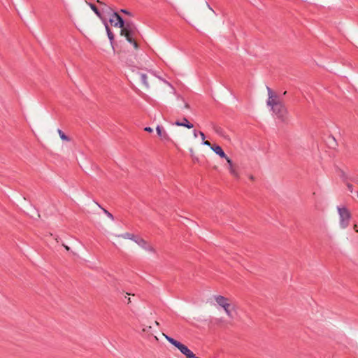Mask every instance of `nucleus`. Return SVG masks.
<instances>
[{
	"mask_svg": "<svg viewBox=\"0 0 358 358\" xmlns=\"http://www.w3.org/2000/svg\"><path fill=\"white\" fill-rule=\"evenodd\" d=\"M268 99L266 104L282 122H288L289 113L284 103L280 100L278 94L269 87L266 86Z\"/></svg>",
	"mask_w": 358,
	"mask_h": 358,
	"instance_id": "nucleus-1",
	"label": "nucleus"
},
{
	"mask_svg": "<svg viewBox=\"0 0 358 358\" xmlns=\"http://www.w3.org/2000/svg\"><path fill=\"white\" fill-rule=\"evenodd\" d=\"M141 78L143 84L147 88H150L151 86V85L149 83V80L150 81V83H154L156 80H158L161 81L162 83H164L165 85L168 86L171 90L172 94H176V90L173 87V86L170 83L163 79L160 76H157L155 74V73L152 70H148L147 73L141 74Z\"/></svg>",
	"mask_w": 358,
	"mask_h": 358,
	"instance_id": "nucleus-2",
	"label": "nucleus"
},
{
	"mask_svg": "<svg viewBox=\"0 0 358 358\" xmlns=\"http://www.w3.org/2000/svg\"><path fill=\"white\" fill-rule=\"evenodd\" d=\"M137 31V27L133 22H126L125 26L120 31V35L124 36L127 41L132 44L135 49L138 48V43L134 38Z\"/></svg>",
	"mask_w": 358,
	"mask_h": 358,
	"instance_id": "nucleus-3",
	"label": "nucleus"
},
{
	"mask_svg": "<svg viewBox=\"0 0 358 358\" xmlns=\"http://www.w3.org/2000/svg\"><path fill=\"white\" fill-rule=\"evenodd\" d=\"M162 335L167 341H169L171 344L180 350V352L182 355H184L187 358L196 357L195 355L193 353V352H192L185 345L181 343L180 342L175 340L172 337H170L164 333L162 334Z\"/></svg>",
	"mask_w": 358,
	"mask_h": 358,
	"instance_id": "nucleus-4",
	"label": "nucleus"
},
{
	"mask_svg": "<svg viewBox=\"0 0 358 358\" xmlns=\"http://www.w3.org/2000/svg\"><path fill=\"white\" fill-rule=\"evenodd\" d=\"M339 215V224L342 229H345L349 225L352 215L350 210L344 206L337 207Z\"/></svg>",
	"mask_w": 358,
	"mask_h": 358,
	"instance_id": "nucleus-5",
	"label": "nucleus"
},
{
	"mask_svg": "<svg viewBox=\"0 0 358 358\" xmlns=\"http://www.w3.org/2000/svg\"><path fill=\"white\" fill-rule=\"evenodd\" d=\"M215 300L216 303L224 309L227 315L230 318H233L232 310L235 308L234 306L229 302V299L222 295H217L215 296Z\"/></svg>",
	"mask_w": 358,
	"mask_h": 358,
	"instance_id": "nucleus-6",
	"label": "nucleus"
},
{
	"mask_svg": "<svg viewBox=\"0 0 358 358\" xmlns=\"http://www.w3.org/2000/svg\"><path fill=\"white\" fill-rule=\"evenodd\" d=\"M134 242L138 244L141 248L144 249L145 250L152 253V254H156L157 250L151 244L148 243L143 238L137 236Z\"/></svg>",
	"mask_w": 358,
	"mask_h": 358,
	"instance_id": "nucleus-7",
	"label": "nucleus"
},
{
	"mask_svg": "<svg viewBox=\"0 0 358 358\" xmlns=\"http://www.w3.org/2000/svg\"><path fill=\"white\" fill-rule=\"evenodd\" d=\"M110 22L116 27L122 28L125 26L123 19L116 12H114L110 18Z\"/></svg>",
	"mask_w": 358,
	"mask_h": 358,
	"instance_id": "nucleus-8",
	"label": "nucleus"
},
{
	"mask_svg": "<svg viewBox=\"0 0 358 358\" xmlns=\"http://www.w3.org/2000/svg\"><path fill=\"white\" fill-rule=\"evenodd\" d=\"M223 158L226 159V161L228 164V168H229L230 174L231 176H233L235 178L239 179L240 173H239L236 165L234 164L233 161L229 157H228L227 155H226V157H223Z\"/></svg>",
	"mask_w": 358,
	"mask_h": 358,
	"instance_id": "nucleus-9",
	"label": "nucleus"
},
{
	"mask_svg": "<svg viewBox=\"0 0 358 358\" xmlns=\"http://www.w3.org/2000/svg\"><path fill=\"white\" fill-rule=\"evenodd\" d=\"M156 131L158 136L160 138L162 141L164 142L171 141V137L162 126L157 125L156 127Z\"/></svg>",
	"mask_w": 358,
	"mask_h": 358,
	"instance_id": "nucleus-10",
	"label": "nucleus"
},
{
	"mask_svg": "<svg viewBox=\"0 0 358 358\" xmlns=\"http://www.w3.org/2000/svg\"><path fill=\"white\" fill-rule=\"evenodd\" d=\"M173 124L179 127H187V129H192L194 127L193 124L189 122V121L186 117H183L181 122H175Z\"/></svg>",
	"mask_w": 358,
	"mask_h": 358,
	"instance_id": "nucleus-11",
	"label": "nucleus"
},
{
	"mask_svg": "<svg viewBox=\"0 0 358 358\" xmlns=\"http://www.w3.org/2000/svg\"><path fill=\"white\" fill-rule=\"evenodd\" d=\"M210 149L213 150L221 158L226 157V154L224 153L222 148L220 145L214 144L212 146H210Z\"/></svg>",
	"mask_w": 358,
	"mask_h": 358,
	"instance_id": "nucleus-12",
	"label": "nucleus"
},
{
	"mask_svg": "<svg viewBox=\"0 0 358 358\" xmlns=\"http://www.w3.org/2000/svg\"><path fill=\"white\" fill-rule=\"evenodd\" d=\"M127 64L131 68L132 71H135L136 69H143L141 64L138 61L136 64L135 61L132 59L128 60Z\"/></svg>",
	"mask_w": 358,
	"mask_h": 358,
	"instance_id": "nucleus-13",
	"label": "nucleus"
},
{
	"mask_svg": "<svg viewBox=\"0 0 358 358\" xmlns=\"http://www.w3.org/2000/svg\"><path fill=\"white\" fill-rule=\"evenodd\" d=\"M117 237H121V238H124V239H129V240H131L133 241H134L136 240V237H137L134 234H130V233H125V234H123L117 235Z\"/></svg>",
	"mask_w": 358,
	"mask_h": 358,
	"instance_id": "nucleus-14",
	"label": "nucleus"
},
{
	"mask_svg": "<svg viewBox=\"0 0 358 358\" xmlns=\"http://www.w3.org/2000/svg\"><path fill=\"white\" fill-rule=\"evenodd\" d=\"M105 28H106V32H107V35H108V37L110 40V43H113V41H114V35L113 34V33L111 32L108 24L106 22H105Z\"/></svg>",
	"mask_w": 358,
	"mask_h": 358,
	"instance_id": "nucleus-15",
	"label": "nucleus"
},
{
	"mask_svg": "<svg viewBox=\"0 0 358 358\" xmlns=\"http://www.w3.org/2000/svg\"><path fill=\"white\" fill-rule=\"evenodd\" d=\"M58 134L59 135L61 139L64 141L69 142L71 141L70 138L67 136L61 129H57Z\"/></svg>",
	"mask_w": 358,
	"mask_h": 358,
	"instance_id": "nucleus-16",
	"label": "nucleus"
},
{
	"mask_svg": "<svg viewBox=\"0 0 358 358\" xmlns=\"http://www.w3.org/2000/svg\"><path fill=\"white\" fill-rule=\"evenodd\" d=\"M88 5L90 6V8L94 12V13L99 17L102 18L101 13L99 11L97 8L92 3H89Z\"/></svg>",
	"mask_w": 358,
	"mask_h": 358,
	"instance_id": "nucleus-17",
	"label": "nucleus"
},
{
	"mask_svg": "<svg viewBox=\"0 0 358 358\" xmlns=\"http://www.w3.org/2000/svg\"><path fill=\"white\" fill-rule=\"evenodd\" d=\"M96 204L100 208L102 209V210L103 211V213L111 220H114V217L113 215L110 213L108 212L107 210H106L105 208H102L98 203H96Z\"/></svg>",
	"mask_w": 358,
	"mask_h": 358,
	"instance_id": "nucleus-18",
	"label": "nucleus"
},
{
	"mask_svg": "<svg viewBox=\"0 0 358 358\" xmlns=\"http://www.w3.org/2000/svg\"><path fill=\"white\" fill-rule=\"evenodd\" d=\"M206 9L208 15H214L215 14V11L210 8V6L208 3H206Z\"/></svg>",
	"mask_w": 358,
	"mask_h": 358,
	"instance_id": "nucleus-19",
	"label": "nucleus"
},
{
	"mask_svg": "<svg viewBox=\"0 0 358 358\" xmlns=\"http://www.w3.org/2000/svg\"><path fill=\"white\" fill-rule=\"evenodd\" d=\"M130 294L126 293L124 299H126L127 304L129 305L131 303V298L129 297Z\"/></svg>",
	"mask_w": 358,
	"mask_h": 358,
	"instance_id": "nucleus-20",
	"label": "nucleus"
},
{
	"mask_svg": "<svg viewBox=\"0 0 358 358\" xmlns=\"http://www.w3.org/2000/svg\"><path fill=\"white\" fill-rule=\"evenodd\" d=\"M150 329H151V326H145L142 329V332L143 333H148L150 331Z\"/></svg>",
	"mask_w": 358,
	"mask_h": 358,
	"instance_id": "nucleus-21",
	"label": "nucleus"
},
{
	"mask_svg": "<svg viewBox=\"0 0 358 358\" xmlns=\"http://www.w3.org/2000/svg\"><path fill=\"white\" fill-rule=\"evenodd\" d=\"M347 187L348 190L352 193L353 192V186L350 183H347Z\"/></svg>",
	"mask_w": 358,
	"mask_h": 358,
	"instance_id": "nucleus-22",
	"label": "nucleus"
},
{
	"mask_svg": "<svg viewBox=\"0 0 358 358\" xmlns=\"http://www.w3.org/2000/svg\"><path fill=\"white\" fill-rule=\"evenodd\" d=\"M144 130H145V131L149 132V133H152V132L153 131L152 128H151V127H145V128H144Z\"/></svg>",
	"mask_w": 358,
	"mask_h": 358,
	"instance_id": "nucleus-23",
	"label": "nucleus"
},
{
	"mask_svg": "<svg viewBox=\"0 0 358 358\" xmlns=\"http://www.w3.org/2000/svg\"><path fill=\"white\" fill-rule=\"evenodd\" d=\"M199 135L201 136L202 141L205 140V134L202 131H199Z\"/></svg>",
	"mask_w": 358,
	"mask_h": 358,
	"instance_id": "nucleus-24",
	"label": "nucleus"
},
{
	"mask_svg": "<svg viewBox=\"0 0 358 358\" xmlns=\"http://www.w3.org/2000/svg\"><path fill=\"white\" fill-rule=\"evenodd\" d=\"M203 144L205 145L209 146L210 148V146H212L209 141H205V140L203 141Z\"/></svg>",
	"mask_w": 358,
	"mask_h": 358,
	"instance_id": "nucleus-25",
	"label": "nucleus"
},
{
	"mask_svg": "<svg viewBox=\"0 0 358 358\" xmlns=\"http://www.w3.org/2000/svg\"><path fill=\"white\" fill-rule=\"evenodd\" d=\"M183 102H184V108H186V109H189V105L187 102L183 100Z\"/></svg>",
	"mask_w": 358,
	"mask_h": 358,
	"instance_id": "nucleus-26",
	"label": "nucleus"
},
{
	"mask_svg": "<svg viewBox=\"0 0 358 358\" xmlns=\"http://www.w3.org/2000/svg\"><path fill=\"white\" fill-rule=\"evenodd\" d=\"M121 12H122V13H125V14H127V15H131L130 12H129V11H128V10H127L122 9V10H121Z\"/></svg>",
	"mask_w": 358,
	"mask_h": 358,
	"instance_id": "nucleus-27",
	"label": "nucleus"
},
{
	"mask_svg": "<svg viewBox=\"0 0 358 358\" xmlns=\"http://www.w3.org/2000/svg\"><path fill=\"white\" fill-rule=\"evenodd\" d=\"M193 135H194V136L195 138H196V137H197V136L199 135V131H196V130H194V131H193Z\"/></svg>",
	"mask_w": 358,
	"mask_h": 358,
	"instance_id": "nucleus-28",
	"label": "nucleus"
},
{
	"mask_svg": "<svg viewBox=\"0 0 358 358\" xmlns=\"http://www.w3.org/2000/svg\"><path fill=\"white\" fill-rule=\"evenodd\" d=\"M96 2H97L98 3H99L100 5H106L103 2H102V1H100V0H96Z\"/></svg>",
	"mask_w": 358,
	"mask_h": 358,
	"instance_id": "nucleus-29",
	"label": "nucleus"
},
{
	"mask_svg": "<svg viewBox=\"0 0 358 358\" xmlns=\"http://www.w3.org/2000/svg\"><path fill=\"white\" fill-rule=\"evenodd\" d=\"M63 246L65 248V249L67 250V251H69L70 250V248L64 244H63Z\"/></svg>",
	"mask_w": 358,
	"mask_h": 358,
	"instance_id": "nucleus-30",
	"label": "nucleus"
},
{
	"mask_svg": "<svg viewBox=\"0 0 358 358\" xmlns=\"http://www.w3.org/2000/svg\"><path fill=\"white\" fill-rule=\"evenodd\" d=\"M354 229H355L357 232H358V226H357V224H355V226H354Z\"/></svg>",
	"mask_w": 358,
	"mask_h": 358,
	"instance_id": "nucleus-31",
	"label": "nucleus"
},
{
	"mask_svg": "<svg viewBox=\"0 0 358 358\" xmlns=\"http://www.w3.org/2000/svg\"><path fill=\"white\" fill-rule=\"evenodd\" d=\"M249 178L251 180H255V177L252 176V175H250L249 176Z\"/></svg>",
	"mask_w": 358,
	"mask_h": 358,
	"instance_id": "nucleus-32",
	"label": "nucleus"
},
{
	"mask_svg": "<svg viewBox=\"0 0 358 358\" xmlns=\"http://www.w3.org/2000/svg\"><path fill=\"white\" fill-rule=\"evenodd\" d=\"M155 324L157 326H159V323L157 321H155Z\"/></svg>",
	"mask_w": 358,
	"mask_h": 358,
	"instance_id": "nucleus-33",
	"label": "nucleus"
},
{
	"mask_svg": "<svg viewBox=\"0 0 358 358\" xmlns=\"http://www.w3.org/2000/svg\"><path fill=\"white\" fill-rule=\"evenodd\" d=\"M189 151H190L192 153H193V150H192V148L189 150Z\"/></svg>",
	"mask_w": 358,
	"mask_h": 358,
	"instance_id": "nucleus-34",
	"label": "nucleus"
},
{
	"mask_svg": "<svg viewBox=\"0 0 358 358\" xmlns=\"http://www.w3.org/2000/svg\"><path fill=\"white\" fill-rule=\"evenodd\" d=\"M155 338L156 341H158V338H157V336H155Z\"/></svg>",
	"mask_w": 358,
	"mask_h": 358,
	"instance_id": "nucleus-35",
	"label": "nucleus"
},
{
	"mask_svg": "<svg viewBox=\"0 0 358 358\" xmlns=\"http://www.w3.org/2000/svg\"><path fill=\"white\" fill-rule=\"evenodd\" d=\"M196 358H199V357H196Z\"/></svg>",
	"mask_w": 358,
	"mask_h": 358,
	"instance_id": "nucleus-36",
	"label": "nucleus"
}]
</instances>
